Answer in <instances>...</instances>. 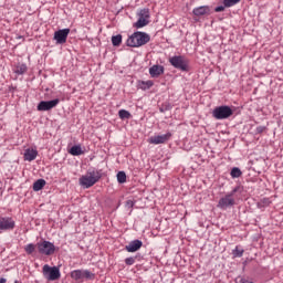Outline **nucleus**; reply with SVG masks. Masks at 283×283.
Here are the masks:
<instances>
[{"instance_id": "2eb2a0df", "label": "nucleus", "mask_w": 283, "mask_h": 283, "mask_svg": "<svg viewBox=\"0 0 283 283\" xmlns=\"http://www.w3.org/2000/svg\"><path fill=\"white\" fill-rule=\"evenodd\" d=\"M149 74L151 76V78H158V76H161V74H165V66L163 65H153L149 69Z\"/></svg>"}, {"instance_id": "c85d7f7f", "label": "nucleus", "mask_w": 283, "mask_h": 283, "mask_svg": "<svg viewBox=\"0 0 283 283\" xmlns=\"http://www.w3.org/2000/svg\"><path fill=\"white\" fill-rule=\"evenodd\" d=\"M271 205V199L270 198H263L259 201L258 207H269Z\"/></svg>"}, {"instance_id": "c756f323", "label": "nucleus", "mask_w": 283, "mask_h": 283, "mask_svg": "<svg viewBox=\"0 0 283 283\" xmlns=\"http://www.w3.org/2000/svg\"><path fill=\"white\" fill-rule=\"evenodd\" d=\"M125 264L127 266H133V264H136V256H129L125 259Z\"/></svg>"}, {"instance_id": "a211bd4d", "label": "nucleus", "mask_w": 283, "mask_h": 283, "mask_svg": "<svg viewBox=\"0 0 283 283\" xmlns=\"http://www.w3.org/2000/svg\"><path fill=\"white\" fill-rule=\"evenodd\" d=\"M154 87V81L148 80V81H140L138 83V90H143V92H147V90H151Z\"/></svg>"}, {"instance_id": "72a5a7b5", "label": "nucleus", "mask_w": 283, "mask_h": 283, "mask_svg": "<svg viewBox=\"0 0 283 283\" xmlns=\"http://www.w3.org/2000/svg\"><path fill=\"white\" fill-rule=\"evenodd\" d=\"M0 283H6V279H0Z\"/></svg>"}, {"instance_id": "cd10ccee", "label": "nucleus", "mask_w": 283, "mask_h": 283, "mask_svg": "<svg viewBox=\"0 0 283 283\" xmlns=\"http://www.w3.org/2000/svg\"><path fill=\"white\" fill-rule=\"evenodd\" d=\"M36 247L33 243H29L24 247V251L25 253H28V255H32V253H34Z\"/></svg>"}, {"instance_id": "aec40b11", "label": "nucleus", "mask_w": 283, "mask_h": 283, "mask_svg": "<svg viewBox=\"0 0 283 283\" xmlns=\"http://www.w3.org/2000/svg\"><path fill=\"white\" fill-rule=\"evenodd\" d=\"M118 117L120 120H129V118H132V113H129L127 109H119Z\"/></svg>"}, {"instance_id": "ddd939ff", "label": "nucleus", "mask_w": 283, "mask_h": 283, "mask_svg": "<svg viewBox=\"0 0 283 283\" xmlns=\"http://www.w3.org/2000/svg\"><path fill=\"white\" fill-rule=\"evenodd\" d=\"M171 138V133L168 132L164 135H155L148 139L150 145H164V143H167Z\"/></svg>"}, {"instance_id": "f03ea898", "label": "nucleus", "mask_w": 283, "mask_h": 283, "mask_svg": "<svg viewBox=\"0 0 283 283\" xmlns=\"http://www.w3.org/2000/svg\"><path fill=\"white\" fill-rule=\"evenodd\" d=\"M151 41V36L149 33L137 31L134 32L126 41V45L128 48H143V45H147Z\"/></svg>"}, {"instance_id": "20e7f679", "label": "nucleus", "mask_w": 283, "mask_h": 283, "mask_svg": "<svg viewBox=\"0 0 283 283\" xmlns=\"http://www.w3.org/2000/svg\"><path fill=\"white\" fill-rule=\"evenodd\" d=\"M42 274L49 282H56V280H61V269L59 266L44 264L42 268Z\"/></svg>"}, {"instance_id": "f704fd0d", "label": "nucleus", "mask_w": 283, "mask_h": 283, "mask_svg": "<svg viewBox=\"0 0 283 283\" xmlns=\"http://www.w3.org/2000/svg\"><path fill=\"white\" fill-rule=\"evenodd\" d=\"M14 283H19V281H14Z\"/></svg>"}, {"instance_id": "39448f33", "label": "nucleus", "mask_w": 283, "mask_h": 283, "mask_svg": "<svg viewBox=\"0 0 283 283\" xmlns=\"http://www.w3.org/2000/svg\"><path fill=\"white\" fill-rule=\"evenodd\" d=\"M212 116L216 120H227V118H231V116H233V109L231 106L227 105L217 106L212 111Z\"/></svg>"}, {"instance_id": "f257e3e1", "label": "nucleus", "mask_w": 283, "mask_h": 283, "mask_svg": "<svg viewBox=\"0 0 283 283\" xmlns=\"http://www.w3.org/2000/svg\"><path fill=\"white\" fill-rule=\"evenodd\" d=\"M101 178H103V170L90 168L86 174L80 178V185L84 187V189H90V187H94Z\"/></svg>"}, {"instance_id": "4be33fe9", "label": "nucleus", "mask_w": 283, "mask_h": 283, "mask_svg": "<svg viewBox=\"0 0 283 283\" xmlns=\"http://www.w3.org/2000/svg\"><path fill=\"white\" fill-rule=\"evenodd\" d=\"M25 72H28V65L25 64H18L14 69V73L18 75H23L25 74Z\"/></svg>"}, {"instance_id": "9d476101", "label": "nucleus", "mask_w": 283, "mask_h": 283, "mask_svg": "<svg viewBox=\"0 0 283 283\" xmlns=\"http://www.w3.org/2000/svg\"><path fill=\"white\" fill-rule=\"evenodd\" d=\"M59 103H61V99L59 98L51 101H41L38 104L36 109L38 112H50V109H54V107H56Z\"/></svg>"}, {"instance_id": "7ed1b4c3", "label": "nucleus", "mask_w": 283, "mask_h": 283, "mask_svg": "<svg viewBox=\"0 0 283 283\" xmlns=\"http://www.w3.org/2000/svg\"><path fill=\"white\" fill-rule=\"evenodd\" d=\"M239 191H240V187L237 186L232 189V191L221 197L217 205L218 209H221L222 211H227V209H231V207H235V193H238Z\"/></svg>"}, {"instance_id": "0eeeda50", "label": "nucleus", "mask_w": 283, "mask_h": 283, "mask_svg": "<svg viewBox=\"0 0 283 283\" xmlns=\"http://www.w3.org/2000/svg\"><path fill=\"white\" fill-rule=\"evenodd\" d=\"M138 20L134 23V28L137 30H140V28H145V25H149V19H150V13L149 9L144 8L139 10L137 13Z\"/></svg>"}, {"instance_id": "393cba45", "label": "nucleus", "mask_w": 283, "mask_h": 283, "mask_svg": "<svg viewBox=\"0 0 283 283\" xmlns=\"http://www.w3.org/2000/svg\"><path fill=\"white\" fill-rule=\"evenodd\" d=\"M233 258H242L244 255V249L240 245H237L234 250H232Z\"/></svg>"}, {"instance_id": "a878e982", "label": "nucleus", "mask_w": 283, "mask_h": 283, "mask_svg": "<svg viewBox=\"0 0 283 283\" xmlns=\"http://www.w3.org/2000/svg\"><path fill=\"white\" fill-rule=\"evenodd\" d=\"M231 178H240L242 176V170L238 167H233L230 171Z\"/></svg>"}, {"instance_id": "1a4fd4ad", "label": "nucleus", "mask_w": 283, "mask_h": 283, "mask_svg": "<svg viewBox=\"0 0 283 283\" xmlns=\"http://www.w3.org/2000/svg\"><path fill=\"white\" fill-rule=\"evenodd\" d=\"M71 277L72 280H75V282H78L81 280H94L96 275L90 272V270H73L71 272Z\"/></svg>"}, {"instance_id": "9b49d317", "label": "nucleus", "mask_w": 283, "mask_h": 283, "mask_svg": "<svg viewBox=\"0 0 283 283\" xmlns=\"http://www.w3.org/2000/svg\"><path fill=\"white\" fill-rule=\"evenodd\" d=\"M17 222L12 217H0V231H13Z\"/></svg>"}, {"instance_id": "412c9836", "label": "nucleus", "mask_w": 283, "mask_h": 283, "mask_svg": "<svg viewBox=\"0 0 283 283\" xmlns=\"http://www.w3.org/2000/svg\"><path fill=\"white\" fill-rule=\"evenodd\" d=\"M45 185H46L45 179H38L33 184V191H41V189H43V187H45Z\"/></svg>"}, {"instance_id": "6e6552de", "label": "nucleus", "mask_w": 283, "mask_h": 283, "mask_svg": "<svg viewBox=\"0 0 283 283\" xmlns=\"http://www.w3.org/2000/svg\"><path fill=\"white\" fill-rule=\"evenodd\" d=\"M36 247L41 255H54V253L56 252V247L50 241L44 240L42 242H38Z\"/></svg>"}, {"instance_id": "f8f14e48", "label": "nucleus", "mask_w": 283, "mask_h": 283, "mask_svg": "<svg viewBox=\"0 0 283 283\" xmlns=\"http://www.w3.org/2000/svg\"><path fill=\"white\" fill-rule=\"evenodd\" d=\"M67 36H70V29H60L54 32L53 39L57 45H63V43H67Z\"/></svg>"}, {"instance_id": "423d86ee", "label": "nucleus", "mask_w": 283, "mask_h": 283, "mask_svg": "<svg viewBox=\"0 0 283 283\" xmlns=\"http://www.w3.org/2000/svg\"><path fill=\"white\" fill-rule=\"evenodd\" d=\"M170 65L180 72H189V60L182 55H175L169 59Z\"/></svg>"}, {"instance_id": "2f4dec72", "label": "nucleus", "mask_w": 283, "mask_h": 283, "mask_svg": "<svg viewBox=\"0 0 283 283\" xmlns=\"http://www.w3.org/2000/svg\"><path fill=\"white\" fill-rule=\"evenodd\" d=\"M226 8L227 7H224V4L223 6H218V7L214 8V12H224Z\"/></svg>"}, {"instance_id": "dca6fc26", "label": "nucleus", "mask_w": 283, "mask_h": 283, "mask_svg": "<svg viewBox=\"0 0 283 283\" xmlns=\"http://www.w3.org/2000/svg\"><path fill=\"white\" fill-rule=\"evenodd\" d=\"M211 8L209 6L197 7L192 10L193 17H205L206 14H210Z\"/></svg>"}, {"instance_id": "473e14b6", "label": "nucleus", "mask_w": 283, "mask_h": 283, "mask_svg": "<svg viewBox=\"0 0 283 283\" xmlns=\"http://www.w3.org/2000/svg\"><path fill=\"white\" fill-rule=\"evenodd\" d=\"M265 129H266V127H264V126H258L256 134H262Z\"/></svg>"}, {"instance_id": "4468645a", "label": "nucleus", "mask_w": 283, "mask_h": 283, "mask_svg": "<svg viewBox=\"0 0 283 283\" xmlns=\"http://www.w3.org/2000/svg\"><path fill=\"white\" fill-rule=\"evenodd\" d=\"M142 247H143V241L136 239V240L130 241V242L125 247V250H126L128 253H136V251H139V249H142Z\"/></svg>"}, {"instance_id": "bb28decb", "label": "nucleus", "mask_w": 283, "mask_h": 283, "mask_svg": "<svg viewBox=\"0 0 283 283\" xmlns=\"http://www.w3.org/2000/svg\"><path fill=\"white\" fill-rule=\"evenodd\" d=\"M240 0H223L224 8H233V6H238Z\"/></svg>"}, {"instance_id": "b1692460", "label": "nucleus", "mask_w": 283, "mask_h": 283, "mask_svg": "<svg viewBox=\"0 0 283 283\" xmlns=\"http://www.w3.org/2000/svg\"><path fill=\"white\" fill-rule=\"evenodd\" d=\"M117 182L119 185H125V182H127V174H125V171L117 172Z\"/></svg>"}, {"instance_id": "6ab92c4d", "label": "nucleus", "mask_w": 283, "mask_h": 283, "mask_svg": "<svg viewBox=\"0 0 283 283\" xmlns=\"http://www.w3.org/2000/svg\"><path fill=\"white\" fill-rule=\"evenodd\" d=\"M69 154H71V156H83V154H85V150H83L81 145H75L71 147Z\"/></svg>"}, {"instance_id": "7c9ffc66", "label": "nucleus", "mask_w": 283, "mask_h": 283, "mask_svg": "<svg viewBox=\"0 0 283 283\" xmlns=\"http://www.w3.org/2000/svg\"><path fill=\"white\" fill-rule=\"evenodd\" d=\"M135 205H136V201H134V200H127L125 207H126V209L132 210V209H134V206H135Z\"/></svg>"}, {"instance_id": "f3484780", "label": "nucleus", "mask_w": 283, "mask_h": 283, "mask_svg": "<svg viewBox=\"0 0 283 283\" xmlns=\"http://www.w3.org/2000/svg\"><path fill=\"white\" fill-rule=\"evenodd\" d=\"M36 156H39V151L36 149H25L24 150V160L32 163V160H36Z\"/></svg>"}, {"instance_id": "5701e85b", "label": "nucleus", "mask_w": 283, "mask_h": 283, "mask_svg": "<svg viewBox=\"0 0 283 283\" xmlns=\"http://www.w3.org/2000/svg\"><path fill=\"white\" fill-rule=\"evenodd\" d=\"M123 43V35L117 34L112 36V44L114 48H118Z\"/></svg>"}]
</instances>
